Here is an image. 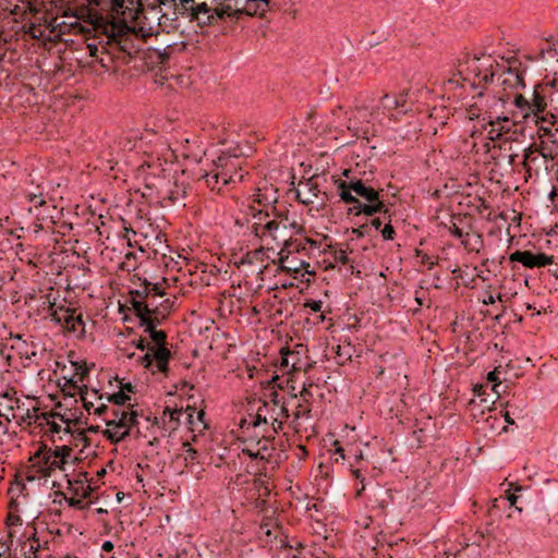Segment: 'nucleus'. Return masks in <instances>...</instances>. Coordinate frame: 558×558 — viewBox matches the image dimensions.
<instances>
[{
    "mask_svg": "<svg viewBox=\"0 0 558 558\" xmlns=\"http://www.w3.org/2000/svg\"><path fill=\"white\" fill-rule=\"evenodd\" d=\"M277 413H279V416L282 415L283 417H289V410L284 407L283 403H279L278 407H276Z\"/></svg>",
    "mask_w": 558,
    "mask_h": 558,
    "instance_id": "obj_58",
    "label": "nucleus"
},
{
    "mask_svg": "<svg viewBox=\"0 0 558 558\" xmlns=\"http://www.w3.org/2000/svg\"><path fill=\"white\" fill-rule=\"evenodd\" d=\"M27 199L35 208L46 205V199L41 192L27 194Z\"/></svg>",
    "mask_w": 558,
    "mask_h": 558,
    "instance_id": "obj_38",
    "label": "nucleus"
},
{
    "mask_svg": "<svg viewBox=\"0 0 558 558\" xmlns=\"http://www.w3.org/2000/svg\"><path fill=\"white\" fill-rule=\"evenodd\" d=\"M373 114L374 113L368 112L366 108H356L354 117L349 119L348 129L359 131V122L361 120L367 121V117Z\"/></svg>",
    "mask_w": 558,
    "mask_h": 558,
    "instance_id": "obj_30",
    "label": "nucleus"
},
{
    "mask_svg": "<svg viewBox=\"0 0 558 558\" xmlns=\"http://www.w3.org/2000/svg\"><path fill=\"white\" fill-rule=\"evenodd\" d=\"M469 68L478 78V83H492L496 75V72L493 70V64L489 63L487 66H485V64H480L478 58H474L472 62L469 64Z\"/></svg>",
    "mask_w": 558,
    "mask_h": 558,
    "instance_id": "obj_19",
    "label": "nucleus"
},
{
    "mask_svg": "<svg viewBox=\"0 0 558 558\" xmlns=\"http://www.w3.org/2000/svg\"><path fill=\"white\" fill-rule=\"evenodd\" d=\"M137 417V411L114 409L112 410V418L106 421V425L119 428H131L133 432L134 427L138 424Z\"/></svg>",
    "mask_w": 558,
    "mask_h": 558,
    "instance_id": "obj_16",
    "label": "nucleus"
},
{
    "mask_svg": "<svg viewBox=\"0 0 558 558\" xmlns=\"http://www.w3.org/2000/svg\"><path fill=\"white\" fill-rule=\"evenodd\" d=\"M110 23V21L106 20L104 16L99 15V16H96L94 20H93V25H94V29L99 33V34H102L105 36H107V33L108 31L105 28V26H108Z\"/></svg>",
    "mask_w": 558,
    "mask_h": 558,
    "instance_id": "obj_36",
    "label": "nucleus"
},
{
    "mask_svg": "<svg viewBox=\"0 0 558 558\" xmlns=\"http://www.w3.org/2000/svg\"><path fill=\"white\" fill-rule=\"evenodd\" d=\"M333 446L336 447L335 449V454H338L340 459H344V450L343 448L340 446V442L338 440H336L333 442Z\"/></svg>",
    "mask_w": 558,
    "mask_h": 558,
    "instance_id": "obj_61",
    "label": "nucleus"
},
{
    "mask_svg": "<svg viewBox=\"0 0 558 558\" xmlns=\"http://www.w3.org/2000/svg\"><path fill=\"white\" fill-rule=\"evenodd\" d=\"M480 113H481V110L480 108H477L476 105H471L468 109H466V114H468V118L470 120H474L476 118L480 117Z\"/></svg>",
    "mask_w": 558,
    "mask_h": 558,
    "instance_id": "obj_48",
    "label": "nucleus"
},
{
    "mask_svg": "<svg viewBox=\"0 0 558 558\" xmlns=\"http://www.w3.org/2000/svg\"><path fill=\"white\" fill-rule=\"evenodd\" d=\"M107 399L116 405H123L128 400H130V397L123 390H120L119 392L108 396Z\"/></svg>",
    "mask_w": 558,
    "mask_h": 558,
    "instance_id": "obj_37",
    "label": "nucleus"
},
{
    "mask_svg": "<svg viewBox=\"0 0 558 558\" xmlns=\"http://www.w3.org/2000/svg\"><path fill=\"white\" fill-rule=\"evenodd\" d=\"M40 548V544L38 538L36 537V533H34L31 537L22 544V550L24 558H37V553Z\"/></svg>",
    "mask_w": 558,
    "mask_h": 558,
    "instance_id": "obj_26",
    "label": "nucleus"
},
{
    "mask_svg": "<svg viewBox=\"0 0 558 558\" xmlns=\"http://www.w3.org/2000/svg\"><path fill=\"white\" fill-rule=\"evenodd\" d=\"M383 109V113L391 112L395 109H398V100L395 99L393 95L385 94L379 101V106L377 110Z\"/></svg>",
    "mask_w": 558,
    "mask_h": 558,
    "instance_id": "obj_32",
    "label": "nucleus"
},
{
    "mask_svg": "<svg viewBox=\"0 0 558 558\" xmlns=\"http://www.w3.org/2000/svg\"><path fill=\"white\" fill-rule=\"evenodd\" d=\"M66 502L70 507L76 508V509H83L85 507L83 502V498H66Z\"/></svg>",
    "mask_w": 558,
    "mask_h": 558,
    "instance_id": "obj_49",
    "label": "nucleus"
},
{
    "mask_svg": "<svg viewBox=\"0 0 558 558\" xmlns=\"http://www.w3.org/2000/svg\"><path fill=\"white\" fill-rule=\"evenodd\" d=\"M509 122L510 119L506 116H498L495 119H492V117H489V120L487 122L488 138L490 141H497L502 136V134L508 133L511 129Z\"/></svg>",
    "mask_w": 558,
    "mask_h": 558,
    "instance_id": "obj_18",
    "label": "nucleus"
},
{
    "mask_svg": "<svg viewBox=\"0 0 558 558\" xmlns=\"http://www.w3.org/2000/svg\"><path fill=\"white\" fill-rule=\"evenodd\" d=\"M87 386L86 385H83L81 388H80V395H81V399L83 401V405L84 408L87 410V411H90V409L94 407L93 402L88 401L85 397V395L87 393Z\"/></svg>",
    "mask_w": 558,
    "mask_h": 558,
    "instance_id": "obj_46",
    "label": "nucleus"
},
{
    "mask_svg": "<svg viewBox=\"0 0 558 558\" xmlns=\"http://www.w3.org/2000/svg\"><path fill=\"white\" fill-rule=\"evenodd\" d=\"M105 28L108 31L106 36L108 38V44L110 41L118 40L120 37L125 36L130 32V27L124 20L110 21L109 25L105 26Z\"/></svg>",
    "mask_w": 558,
    "mask_h": 558,
    "instance_id": "obj_21",
    "label": "nucleus"
},
{
    "mask_svg": "<svg viewBox=\"0 0 558 558\" xmlns=\"http://www.w3.org/2000/svg\"><path fill=\"white\" fill-rule=\"evenodd\" d=\"M395 99L398 100V108H403L407 102V94L393 95Z\"/></svg>",
    "mask_w": 558,
    "mask_h": 558,
    "instance_id": "obj_59",
    "label": "nucleus"
},
{
    "mask_svg": "<svg viewBox=\"0 0 558 558\" xmlns=\"http://www.w3.org/2000/svg\"><path fill=\"white\" fill-rule=\"evenodd\" d=\"M510 262L521 263L526 268H541L554 263V256L531 251H515L509 256Z\"/></svg>",
    "mask_w": 558,
    "mask_h": 558,
    "instance_id": "obj_13",
    "label": "nucleus"
},
{
    "mask_svg": "<svg viewBox=\"0 0 558 558\" xmlns=\"http://www.w3.org/2000/svg\"><path fill=\"white\" fill-rule=\"evenodd\" d=\"M271 397H272V399H271L272 405L269 404V414L268 415L269 416L277 415L279 417V413H277V410H276V407L279 405V401L277 400V397H278L277 392H274L271 395Z\"/></svg>",
    "mask_w": 558,
    "mask_h": 558,
    "instance_id": "obj_51",
    "label": "nucleus"
},
{
    "mask_svg": "<svg viewBox=\"0 0 558 558\" xmlns=\"http://www.w3.org/2000/svg\"><path fill=\"white\" fill-rule=\"evenodd\" d=\"M242 452L252 459H259V457H263V452L257 450L255 445L246 446L245 448H243Z\"/></svg>",
    "mask_w": 558,
    "mask_h": 558,
    "instance_id": "obj_41",
    "label": "nucleus"
},
{
    "mask_svg": "<svg viewBox=\"0 0 558 558\" xmlns=\"http://www.w3.org/2000/svg\"><path fill=\"white\" fill-rule=\"evenodd\" d=\"M311 389L303 387L300 391V397L303 399L304 402H308V399L312 397Z\"/></svg>",
    "mask_w": 558,
    "mask_h": 558,
    "instance_id": "obj_57",
    "label": "nucleus"
},
{
    "mask_svg": "<svg viewBox=\"0 0 558 558\" xmlns=\"http://www.w3.org/2000/svg\"><path fill=\"white\" fill-rule=\"evenodd\" d=\"M155 161H162V159L153 154L148 155L147 158L142 162V165L137 169L138 175L145 173V171L149 169L147 166L155 163Z\"/></svg>",
    "mask_w": 558,
    "mask_h": 558,
    "instance_id": "obj_39",
    "label": "nucleus"
},
{
    "mask_svg": "<svg viewBox=\"0 0 558 558\" xmlns=\"http://www.w3.org/2000/svg\"><path fill=\"white\" fill-rule=\"evenodd\" d=\"M15 404H16V412H15V408L13 405H10V410L13 412L12 413L13 418L21 420L23 422H27L28 424H31L33 420L36 421L38 418L39 410L37 408H33L32 410L26 409L24 411L22 409V407L20 405L19 400H15Z\"/></svg>",
    "mask_w": 558,
    "mask_h": 558,
    "instance_id": "obj_22",
    "label": "nucleus"
},
{
    "mask_svg": "<svg viewBox=\"0 0 558 558\" xmlns=\"http://www.w3.org/2000/svg\"><path fill=\"white\" fill-rule=\"evenodd\" d=\"M47 424L50 426L49 429L53 434L54 433L58 434V433H60L62 430L61 426L59 424H57L56 422H51L50 423L49 421H47Z\"/></svg>",
    "mask_w": 558,
    "mask_h": 558,
    "instance_id": "obj_63",
    "label": "nucleus"
},
{
    "mask_svg": "<svg viewBox=\"0 0 558 558\" xmlns=\"http://www.w3.org/2000/svg\"><path fill=\"white\" fill-rule=\"evenodd\" d=\"M515 110L511 113L513 123L526 122L534 118L536 123H541V118L546 113L547 102L537 88H534L532 97L529 99L522 94H515L513 99Z\"/></svg>",
    "mask_w": 558,
    "mask_h": 558,
    "instance_id": "obj_5",
    "label": "nucleus"
},
{
    "mask_svg": "<svg viewBox=\"0 0 558 558\" xmlns=\"http://www.w3.org/2000/svg\"><path fill=\"white\" fill-rule=\"evenodd\" d=\"M170 356L171 352L167 347H149V351L141 357L140 362L145 368L155 365L158 372L166 374Z\"/></svg>",
    "mask_w": 558,
    "mask_h": 558,
    "instance_id": "obj_12",
    "label": "nucleus"
},
{
    "mask_svg": "<svg viewBox=\"0 0 558 558\" xmlns=\"http://www.w3.org/2000/svg\"><path fill=\"white\" fill-rule=\"evenodd\" d=\"M184 447V460L185 461H193L197 457V451L191 447L189 442L183 444Z\"/></svg>",
    "mask_w": 558,
    "mask_h": 558,
    "instance_id": "obj_42",
    "label": "nucleus"
},
{
    "mask_svg": "<svg viewBox=\"0 0 558 558\" xmlns=\"http://www.w3.org/2000/svg\"><path fill=\"white\" fill-rule=\"evenodd\" d=\"M269 403L264 402L256 411L254 418L252 420V425L254 427L260 424H267L269 422Z\"/></svg>",
    "mask_w": 558,
    "mask_h": 558,
    "instance_id": "obj_29",
    "label": "nucleus"
},
{
    "mask_svg": "<svg viewBox=\"0 0 558 558\" xmlns=\"http://www.w3.org/2000/svg\"><path fill=\"white\" fill-rule=\"evenodd\" d=\"M269 9V0H244L243 7L234 9L233 14L239 19L242 14L263 17Z\"/></svg>",
    "mask_w": 558,
    "mask_h": 558,
    "instance_id": "obj_17",
    "label": "nucleus"
},
{
    "mask_svg": "<svg viewBox=\"0 0 558 558\" xmlns=\"http://www.w3.org/2000/svg\"><path fill=\"white\" fill-rule=\"evenodd\" d=\"M74 366L76 367V371H77V374H80L81 376V380H83V378L87 375L88 373V369L86 367V365H78L77 363H74Z\"/></svg>",
    "mask_w": 558,
    "mask_h": 558,
    "instance_id": "obj_56",
    "label": "nucleus"
},
{
    "mask_svg": "<svg viewBox=\"0 0 558 558\" xmlns=\"http://www.w3.org/2000/svg\"><path fill=\"white\" fill-rule=\"evenodd\" d=\"M239 167L238 155L222 153L217 160L213 162V168L205 171L201 178L205 180L207 186L213 191H221V187L233 182L234 175H231Z\"/></svg>",
    "mask_w": 558,
    "mask_h": 558,
    "instance_id": "obj_4",
    "label": "nucleus"
},
{
    "mask_svg": "<svg viewBox=\"0 0 558 558\" xmlns=\"http://www.w3.org/2000/svg\"><path fill=\"white\" fill-rule=\"evenodd\" d=\"M82 475L84 476V480H76L74 482L69 480V484L71 485L75 495L82 498H87L93 489L89 484L85 485V482L88 481L87 473H83Z\"/></svg>",
    "mask_w": 558,
    "mask_h": 558,
    "instance_id": "obj_28",
    "label": "nucleus"
},
{
    "mask_svg": "<svg viewBox=\"0 0 558 558\" xmlns=\"http://www.w3.org/2000/svg\"><path fill=\"white\" fill-rule=\"evenodd\" d=\"M131 305L137 317L146 315H159L170 312L173 301L165 299L160 304H157V299H162L165 292L160 289L158 283L144 281L140 288L130 291Z\"/></svg>",
    "mask_w": 558,
    "mask_h": 558,
    "instance_id": "obj_3",
    "label": "nucleus"
},
{
    "mask_svg": "<svg viewBox=\"0 0 558 558\" xmlns=\"http://www.w3.org/2000/svg\"><path fill=\"white\" fill-rule=\"evenodd\" d=\"M10 551V545L8 543H0V558H5Z\"/></svg>",
    "mask_w": 558,
    "mask_h": 558,
    "instance_id": "obj_60",
    "label": "nucleus"
},
{
    "mask_svg": "<svg viewBox=\"0 0 558 558\" xmlns=\"http://www.w3.org/2000/svg\"><path fill=\"white\" fill-rule=\"evenodd\" d=\"M251 219H247L248 229L267 248L274 245L282 244L280 252L287 254L299 253L306 250V245L311 248L317 247V242L305 238L301 241L293 240V234H301L304 231L302 225L295 220H290L288 216L281 214L270 215L264 209H256L250 206Z\"/></svg>",
    "mask_w": 558,
    "mask_h": 558,
    "instance_id": "obj_1",
    "label": "nucleus"
},
{
    "mask_svg": "<svg viewBox=\"0 0 558 558\" xmlns=\"http://www.w3.org/2000/svg\"><path fill=\"white\" fill-rule=\"evenodd\" d=\"M31 9L32 4L28 0H0V13L24 15Z\"/></svg>",
    "mask_w": 558,
    "mask_h": 558,
    "instance_id": "obj_20",
    "label": "nucleus"
},
{
    "mask_svg": "<svg viewBox=\"0 0 558 558\" xmlns=\"http://www.w3.org/2000/svg\"><path fill=\"white\" fill-rule=\"evenodd\" d=\"M231 175H234V181L232 183L240 182L244 178V173L242 172V170L240 168L234 170L233 173H231Z\"/></svg>",
    "mask_w": 558,
    "mask_h": 558,
    "instance_id": "obj_64",
    "label": "nucleus"
},
{
    "mask_svg": "<svg viewBox=\"0 0 558 558\" xmlns=\"http://www.w3.org/2000/svg\"><path fill=\"white\" fill-rule=\"evenodd\" d=\"M302 416L310 417L311 409H302V404H299L296 411L294 412V418L298 420Z\"/></svg>",
    "mask_w": 558,
    "mask_h": 558,
    "instance_id": "obj_52",
    "label": "nucleus"
},
{
    "mask_svg": "<svg viewBox=\"0 0 558 558\" xmlns=\"http://www.w3.org/2000/svg\"><path fill=\"white\" fill-rule=\"evenodd\" d=\"M304 307L311 308L313 312H320L323 308V302L320 300H306Z\"/></svg>",
    "mask_w": 558,
    "mask_h": 558,
    "instance_id": "obj_45",
    "label": "nucleus"
},
{
    "mask_svg": "<svg viewBox=\"0 0 558 558\" xmlns=\"http://www.w3.org/2000/svg\"><path fill=\"white\" fill-rule=\"evenodd\" d=\"M185 412H186L187 424L190 425L191 430H193V432L196 429L201 430L202 425H198L197 416H194L196 409L192 408V407H187Z\"/></svg>",
    "mask_w": 558,
    "mask_h": 558,
    "instance_id": "obj_35",
    "label": "nucleus"
},
{
    "mask_svg": "<svg viewBox=\"0 0 558 558\" xmlns=\"http://www.w3.org/2000/svg\"><path fill=\"white\" fill-rule=\"evenodd\" d=\"M269 422L271 423V427L275 434L278 433L279 429H281L282 422L279 420L277 415H270Z\"/></svg>",
    "mask_w": 558,
    "mask_h": 558,
    "instance_id": "obj_50",
    "label": "nucleus"
},
{
    "mask_svg": "<svg viewBox=\"0 0 558 558\" xmlns=\"http://www.w3.org/2000/svg\"><path fill=\"white\" fill-rule=\"evenodd\" d=\"M170 312H166L165 314L159 315H146L138 317L141 322V326L145 327V331L149 333L150 339L153 340L155 348L166 347L167 335L163 330H157L156 326L161 324L162 320L167 318Z\"/></svg>",
    "mask_w": 558,
    "mask_h": 558,
    "instance_id": "obj_11",
    "label": "nucleus"
},
{
    "mask_svg": "<svg viewBox=\"0 0 558 558\" xmlns=\"http://www.w3.org/2000/svg\"><path fill=\"white\" fill-rule=\"evenodd\" d=\"M167 166L168 163L166 159L162 161H155V163L148 165L147 167L149 169L138 177L144 179L147 189H159L167 177Z\"/></svg>",
    "mask_w": 558,
    "mask_h": 558,
    "instance_id": "obj_15",
    "label": "nucleus"
},
{
    "mask_svg": "<svg viewBox=\"0 0 558 558\" xmlns=\"http://www.w3.org/2000/svg\"><path fill=\"white\" fill-rule=\"evenodd\" d=\"M325 193L320 192L319 185L315 178L300 181L296 189V198L304 205L314 204L319 201V206L325 204Z\"/></svg>",
    "mask_w": 558,
    "mask_h": 558,
    "instance_id": "obj_10",
    "label": "nucleus"
},
{
    "mask_svg": "<svg viewBox=\"0 0 558 558\" xmlns=\"http://www.w3.org/2000/svg\"><path fill=\"white\" fill-rule=\"evenodd\" d=\"M523 75L524 71H521L518 66L501 65V73L498 74L497 80L505 89H520L525 87Z\"/></svg>",
    "mask_w": 558,
    "mask_h": 558,
    "instance_id": "obj_14",
    "label": "nucleus"
},
{
    "mask_svg": "<svg viewBox=\"0 0 558 558\" xmlns=\"http://www.w3.org/2000/svg\"><path fill=\"white\" fill-rule=\"evenodd\" d=\"M487 380H488L489 383H493V388H492V389H493L497 395H499V391H498V389H497V388L500 386L501 381H500V380H499V378L497 377V371H496V369H495V371H492V372H489V373H488V375H487Z\"/></svg>",
    "mask_w": 558,
    "mask_h": 558,
    "instance_id": "obj_44",
    "label": "nucleus"
},
{
    "mask_svg": "<svg viewBox=\"0 0 558 558\" xmlns=\"http://www.w3.org/2000/svg\"><path fill=\"white\" fill-rule=\"evenodd\" d=\"M7 525L9 526H12V525H20L22 523V520L19 515L16 514H9L7 517V521H5Z\"/></svg>",
    "mask_w": 558,
    "mask_h": 558,
    "instance_id": "obj_54",
    "label": "nucleus"
},
{
    "mask_svg": "<svg viewBox=\"0 0 558 558\" xmlns=\"http://www.w3.org/2000/svg\"><path fill=\"white\" fill-rule=\"evenodd\" d=\"M395 235V229L391 226V220L389 219L388 222L385 225L384 229L381 230V236L384 240H393Z\"/></svg>",
    "mask_w": 558,
    "mask_h": 558,
    "instance_id": "obj_43",
    "label": "nucleus"
},
{
    "mask_svg": "<svg viewBox=\"0 0 558 558\" xmlns=\"http://www.w3.org/2000/svg\"><path fill=\"white\" fill-rule=\"evenodd\" d=\"M551 107L554 111H546V113L541 118V123L557 125L556 131H558V105L555 104L554 99H551Z\"/></svg>",
    "mask_w": 558,
    "mask_h": 558,
    "instance_id": "obj_33",
    "label": "nucleus"
},
{
    "mask_svg": "<svg viewBox=\"0 0 558 558\" xmlns=\"http://www.w3.org/2000/svg\"><path fill=\"white\" fill-rule=\"evenodd\" d=\"M108 428L102 432L104 436L111 442L118 444L131 436L133 432L131 428H119L116 426H107Z\"/></svg>",
    "mask_w": 558,
    "mask_h": 558,
    "instance_id": "obj_23",
    "label": "nucleus"
},
{
    "mask_svg": "<svg viewBox=\"0 0 558 558\" xmlns=\"http://www.w3.org/2000/svg\"><path fill=\"white\" fill-rule=\"evenodd\" d=\"M339 196L345 204L351 205L348 214L368 217L381 213L388 214V206L379 198V193L361 179L339 181Z\"/></svg>",
    "mask_w": 558,
    "mask_h": 558,
    "instance_id": "obj_2",
    "label": "nucleus"
},
{
    "mask_svg": "<svg viewBox=\"0 0 558 558\" xmlns=\"http://www.w3.org/2000/svg\"><path fill=\"white\" fill-rule=\"evenodd\" d=\"M209 11L208 7L205 3L197 4L194 9L195 14L207 13Z\"/></svg>",
    "mask_w": 558,
    "mask_h": 558,
    "instance_id": "obj_62",
    "label": "nucleus"
},
{
    "mask_svg": "<svg viewBox=\"0 0 558 558\" xmlns=\"http://www.w3.org/2000/svg\"><path fill=\"white\" fill-rule=\"evenodd\" d=\"M335 262L345 265L349 262V257L344 250H338L333 253Z\"/></svg>",
    "mask_w": 558,
    "mask_h": 558,
    "instance_id": "obj_47",
    "label": "nucleus"
},
{
    "mask_svg": "<svg viewBox=\"0 0 558 558\" xmlns=\"http://www.w3.org/2000/svg\"><path fill=\"white\" fill-rule=\"evenodd\" d=\"M72 448L70 446H57L53 450L43 446L35 453L38 459V472L41 476H50L57 469H63L68 458L71 457Z\"/></svg>",
    "mask_w": 558,
    "mask_h": 558,
    "instance_id": "obj_7",
    "label": "nucleus"
},
{
    "mask_svg": "<svg viewBox=\"0 0 558 558\" xmlns=\"http://www.w3.org/2000/svg\"><path fill=\"white\" fill-rule=\"evenodd\" d=\"M448 232L454 236L460 239L461 244L464 246V248L469 251H473L474 247H472L470 243V233L465 232L463 228L459 227L457 222L452 221L451 225L448 227Z\"/></svg>",
    "mask_w": 558,
    "mask_h": 558,
    "instance_id": "obj_25",
    "label": "nucleus"
},
{
    "mask_svg": "<svg viewBox=\"0 0 558 558\" xmlns=\"http://www.w3.org/2000/svg\"><path fill=\"white\" fill-rule=\"evenodd\" d=\"M268 259L269 256L267 255L265 247L260 246L258 248L248 251L239 259H235L234 265L236 267L247 266L252 274L263 275L265 270L268 268Z\"/></svg>",
    "mask_w": 558,
    "mask_h": 558,
    "instance_id": "obj_9",
    "label": "nucleus"
},
{
    "mask_svg": "<svg viewBox=\"0 0 558 558\" xmlns=\"http://www.w3.org/2000/svg\"><path fill=\"white\" fill-rule=\"evenodd\" d=\"M278 255V260L272 259V263L278 265L279 270L291 274L295 279H300L301 281L310 282V278H304L305 276L315 274L314 269H311L310 263L295 257L290 258L291 254L284 252H279Z\"/></svg>",
    "mask_w": 558,
    "mask_h": 558,
    "instance_id": "obj_8",
    "label": "nucleus"
},
{
    "mask_svg": "<svg viewBox=\"0 0 558 558\" xmlns=\"http://www.w3.org/2000/svg\"><path fill=\"white\" fill-rule=\"evenodd\" d=\"M368 230V225L367 223H364V225H361L359 228H354L352 230V233L356 235V238H363L366 232Z\"/></svg>",
    "mask_w": 558,
    "mask_h": 558,
    "instance_id": "obj_53",
    "label": "nucleus"
},
{
    "mask_svg": "<svg viewBox=\"0 0 558 558\" xmlns=\"http://www.w3.org/2000/svg\"><path fill=\"white\" fill-rule=\"evenodd\" d=\"M354 353V348L350 342H343L337 345L336 349V360L339 365L345 364L348 361H351V357Z\"/></svg>",
    "mask_w": 558,
    "mask_h": 558,
    "instance_id": "obj_27",
    "label": "nucleus"
},
{
    "mask_svg": "<svg viewBox=\"0 0 558 558\" xmlns=\"http://www.w3.org/2000/svg\"><path fill=\"white\" fill-rule=\"evenodd\" d=\"M181 415V410L170 409L167 407L162 412L161 420L165 425H168L169 430H174L179 426Z\"/></svg>",
    "mask_w": 558,
    "mask_h": 558,
    "instance_id": "obj_24",
    "label": "nucleus"
},
{
    "mask_svg": "<svg viewBox=\"0 0 558 558\" xmlns=\"http://www.w3.org/2000/svg\"><path fill=\"white\" fill-rule=\"evenodd\" d=\"M255 447L257 450L263 452V457H259L260 460H268L271 457L270 451H274V447L270 446L269 438H264V439L258 440L255 444Z\"/></svg>",
    "mask_w": 558,
    "mask_h": 558,
    "instance_id": "obj_34",
    "label": "nucleus"
},
{
    "mask_svg": "<svg viewBox=\"0 0 558 558\" xmlns=\"http://www.w3.org/2000/svg\"><path fill=\"white\" fill-rule=\"evenodd\" d=\"M149 347H153V345L145 338H141L138 340V342L136 343V348H138L142 351L147 350V352H148L149 351Z\"/></svg>",
    "mask_w": 558,
    "mask_h": 558,
    "instance_id": "obj_55",
    "label": "nucleus"
},
{
    "mask_svg": "<svg viewBox=\"0 0 558 558\" xmlns=\"http://www.w3.org/2000/svg\"><path fill=\"white\" fill-rule=\"evenodd\" d=\"M49 305L51 320L60 325L64 331L74 332L77 337H84L85 324L83 316L75 308L57 306L54 301L50 300V294L46 295Z\"/></svg>",
    "mask_w": 558,
    "mask_h": 558,
    "instance_id": "obj_6",
    "label": "nucleus"
},
{
    "mask_svg": "<svg viewBox=\"0 0 558 558\" xmlns=\"http://www.w3.org/2000/svg\"><path fill=\"white\" fill-rule=\"evenodd\" d=\"M233 11L234 10H232L230 5H227V7H223L220 9H218V8L215 9V13L219 19H225V17L236 19V15L233 14Z\"/></svg>",
    "mask_w": 558,
    "mask_h": 558,
    "instance_id": "obj_40",
    "label": "nucleus"
},
{
    "mask_svg": "<svg viewBox=\"0 0 558 558\" xmlns=\"http://www.w3.org/2000/svg\"><path fill=\"white\" fill-rule=\"evenodd\" d=\"M538 59L544 62H558V53L554 45L548 41L547 47L542 48L538 53Z\"/></svg>",
    "mask_w": 558,
    "mask_h": 558,
    "instance_id": "obj_31",
    "label": "nucleus"
}]
</instances>
